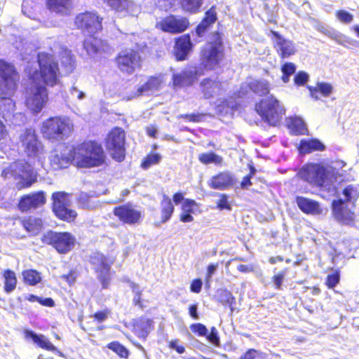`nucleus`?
<instances>
[{"label":"nucleus","mask_w":359,"mask_h":359,"mask_svg":"<svg viewBox=\"0 0 359 359\" xmlns=\"http://www.w3.org/2000/svg\"><path fill=\"white\" fill-rule=\"evenodd\" d=\"M103 18L95 11H84L78 13L74 24L77 29L86 34L83 48L89 55L101 54L108 48L107 43L95 34L102 30Z\"/></svg>","instance_id":"nucleus-1"},{"label":"nucleus","mask_w":359,"mask_h":359,"mask_svg":"<svg viewBox=\"0 0 359 359\" xmlns=\"http://www.w3.org/2000/svg\"><path fill=\"white\" fill-rule=\"evenodd\" d=\"M20 81V74L15 65L11 62L0 58V100H6V109L0 108V115L5 116L13 113L15 102L11 97L17 92Z\"/></svg>","instance_id":"nucleus-2"},{"label":"nucleus","mask_w":359,"mask_h":359,"mask_svg":"<svg viewBox=\"0 0 359 359\" xmlns=\"http://www.w3.org/2000/svg\"><path fill=\"white\" fill-rule=\"evenodd\" d=\"M38 69L27 74L30 83H41L46 87L59 84L61 74L57 61L48 53L37 55Z\"/></svg>","instance_id":"nucleus-3"},{"label":"nucleus","mask_w":359,"mask_h":359,"mask_svg":"<svg viewBox=\"0 0 359 359\" xmlns=\"http://www.w3.org/2000/svg\"><path fill=\"white\" fill-rule=\"evenodd\" d=\"M76 167L91 168L100 167L106 163V154L101 143L95 140H84L74 145Z\"/></svg>","instance_id":"nucleus-4"},{"label":"nucleus","mask_w":359,"mask_h":359,"mask_svg":"<svg viewBox=\"0 0 359 359\" xmlns=\"http://www.w3.org/2000/svg\"><path fill=\"white\" fill-rule=\"evenodd\" d=\"M225 57L222 35L215 32L211 41L200 51V68L204 71H213L221 66Z\"/></svg>","instance_id":"nucleus-5"},{"label":"nucleus","mask_w":359,"mask_h":359,"mask_svg":"<svg viewBox=\"0 0 359 359\" xmlns=\"http://www.w3.org/2000/svg\"><path fill=\"white\" fill-rule=\"evenodd\" d=\"M74 131V125L67 117L53 116L46 119L41 126L43 137L51 142L63 140Z\"/></svg>","instance_id":"nucleus-6"},{"label":"nucleus","mask_w":359,"mask_h":359,"mask_svg":"<svg viewBox=\"0 0 359 359\" xmlns=\"http://www.w3.org/2000/svg\"><path fill=\"white\" fill-rule=\"evenodd\" d=\"M255 109L262 120L271 126L278 125L285 113L283 106L273 95L261 99L255 104Z\"/></svg>","instance_id":"nucleus-7"},{"label":"nucleus","mask_w":359,"mask_h":359,"mask_svg":"<svg viewBox=\"0 0 359 359\" xmlns=\"http://www.w3.org/2000/svg\"><path fill=\"white\" fill-rule=\"evenodd\" d=\"M41 241L43 245L53 248L57 253L65 255L74 249L76 238L68 231L49 230L42 235Z\"/></svg>","instance_id":"nucleus-8"},{"label":"nucleus","mask_w":359,"mask_h":359,"mask_svg":"<svg viewBox=\"0 0 359 359\" xmlns=\"http://www.w3.org/2000/svg\"><path fill=\"white\" fill-rule=\"evenodd\" d=\"M126 132L121 127H114L107 133L104 144L111 157L121 163L126 158Z\"/></svg>","instance_id":"nucleus-9"},{"label":"nucleus","mask_w":359,"mask_h":359,"mask_svg":"<svg viewBox=\"0 0 359 359\" xmlns=\"http://www.w3.org/2000/svg\"><path fill=\"white\" fill-rule=\"evenodd\" d=\"M89 262L93 266L97 278L103 289L109 287L111 281V268L113 261L100 252H95L89 256Z\"/></svg>","instance_id":"nucleus-10"},{"label":"nucleus","mask_w":359,"mask_h":359,"mask_svg":"<svg viewBox=\"0 0 359 359\" xmlns=\"http://www.w3.org/2000/svg\"><path fill=\"white\" fill-rule=\"evenodd\" d=\"M115 62L121 72L131 74L142 68L143 60L139 50L130 48L120 52L116 56Z\"/></svg>","instance_id":"nucleus-11"},{"label":"nucleus","mask_w":359,"mask_h":359,"mask_svg":"<svg viewBox=\"0 0 359 359\" xmlns=\"http://www.w3.org/2000/svg\"><path fill=\"white\" fill-rule=\"evenodd\" d=\"M112 212L119 222L129 226L140 224L144 218L143 212L131 203L114 207Z\"/></svg>","instance_id":"nucleus-12"},{"label":"nucleus","mask_w":359,"mask_h":359,"mask_svg":"<svg viewBox=\"0 0 359 359\" xmlns=\"http://www.w3.org/2000/svg\"><path fill=\"white\" fill-rule=\"evenodd\" d=\"M300 177L311 185L323 187L327 177V169L318 163L305 165L299 172Z\"/></svg>","instance_id":"nucleus-13"},{"label":"nucleus","mask_w":359,"mask_h":359,"mask_svg":"<svg viewBox=\"0 0 359 359\" xmlns=\"http://www.w3.org/2000/svg\"><path fill=\"white\" fill-rule=\"evenodd\" d=\"M25 103L33 113H39L48 100L47 88L41 83H30Z\"/></svg>","instance_id":"nucleus-14"},{"label":"nucleus","mask_w":359,"mask_h":359,"mask_svg":"<svg viewBox=\"0 0 359 359\" xmlns=\"http://www.w3.org/2000/svg\"><path fill=\"white\" fill-rule=\"evenodd\" d=\"M156 27L163 32L177 34L185 32L190 22L187 17L170 14L163 18Z\"/></svg>","instance_id":"nucleus-15"},{"label":"nucleus","mask_w":359,"mask_h":359,"mask_svg":"<svg viewBox=\"0 0 359 359\" xmlns=\"http://www.w3.org/2000/svg\"><path fill=\"white\" fill-rule=\"evenodd\" d=\"M74 162L76 166L74 146H72L71 148L65 147L60 151H56L50 158V165L55 170L67 168Z\"/></svg>","instance_id":"nucleus-16"},{"label":"nucleus","mask_w":359,"mask_h":359,"mask_svg":"<svg viewBox=\"0 0 359 359\" xmlns=\"http://www.w3.org/2000/svg\"><path fill=\"white\" fill-rule=\"evenodd\" d=\"M20 142L28 157H35L43 150V145L34 129L26 128L20 137Z\"/></svg>","instance_id":"nucleus-17"},{"label":"nucleus","mask_w":359,"mask_h":359,"mask_svg":"<svg viewBox=\"0 0 359 359\" xmlns=\"http://www.w3.org/2000/svg\"><path fill=\"white\" fill-rule=\"evenodd\" d=\"M268 36L271 38L273 48L281 59L290 57L296 53L297 49L294 42L286 39L279 32L270 30Z\"/></svg>","instance_id":"nucleus-18"},{"label":"nucleus","mask_w":359,"mask_h":359,"mask_svg":"<svg viewBox=\"0 0 359 359\" xmlns=\"http://www.w3.org/2000/svg\"><path fill=\"white\" fill-rule=\"evenodd\" d=\"M46 203V194L38 191L22 195L18 203V209L22 212H27L43 206Z\"/></svg>","instance_id":"nucleus-19"},{"label":"nucleus","mask_w":359,"mask_h":359,"mask_svg":"<svg viewBox=\"0 0 359 359\" xmlns=\"http://www.w3.org/2000/svg\"><path fill=\"white\" fill-rule=\"evenodd\" d=\"M194 43L189 34L180 35L175 39L172 54L177 62L188 59L189 55L193 51Z\"/></svg>","instance_id":"nucleus-20"},{"label":"nucleus","mask_w":359,"mask_h":359,"mask_svg":"<svg viewBox=\"0 0 359 359\" xmlns=\"http://www.w3.org/2000/svg\"><path fill=\"white\" fill-rule=\"evenodd\" d=\"M203 74V71L196 67L182 70L172 75V85L177 88L191 86Z\"/></svg>","instance_id":"nucleus-21"},{"label":"nucleus","mask_w":359,"mask_h":359,"mask_svg":"<svg viewBox=\"0 0 359 359\" xmlns=\"http://www.w3.org/2000/svg\"><path fill=\"white\" fill-rule=\"evenodd\" d=\"M236 182L235 177L229 171H220L213 175L208 182V186L213 189L226 190L233 187Z\"/></svg>","instance_id":"nucleus-22"},{"label":"nucleus","mask_w":359,"mask_h":359,"mask_svg":"<svg viewBox=\"0 0 359 359\" xmlns=\"http://www.w3.org/2000/svg\"><path fill=\"white\" fill-rule=\"evenodd\" d=\"M332 210L334 217L345 224H352L354 222V212L346 207L345 201L341 199L332 202Z\"/></svg>","instance_id":"nucleus-23"},{"label":"nucleus","mask_w":359,"mask_h":359,"mask_svg":"<svg viewBox=\"0 0 359 359\" xmlns=\"http://www.w3.org/2000/svg\"><path fill=\"white\" fill-rule=\"evenodd\" d=\"M132 331L139 338L146 340L149 332L154 330V321L151 318L141 316L133 320Z\"/></svg>","instance_id":"nucleus-24"},{"label":"nucleus","mask_w":359,"mask_h":359,"mask_svg":"<svg viewBox=\"0 0 359 359\" xmlns=\"http://www.w3.org/2000/svg\"><path fill=\"white\" fill-rule=\"evenodd\" d=\"M74 5V0H46V8L60 15H70Z\"/></svg>","instance_id":"nucleus-25"},{"label":"nucleus","mask_w":359,"mask_h":359,"mask_svg":"<svg viewBox=\"0 0 359 359\" xmlns=\"http://www.w3.org/2000/svg\"><path fill=\"white\" fill-rule=\"evenodd\" d=\"M163 82L164 80L162 74L150 76L147 78V81L137 88L134 96L132 97H140L149 91L157 90L161 88Z\"/></svg>","instance_id":"nucleus-26"},{"label":"nucleus","mask_w":359,"mask_h":359,"mask_svg":"<svg viewBox=\"0 0 359 359\" xmlns=\"http://www.w3.org/2000/svg\"><path fill=\"white\" fill-rule=\"evenodd\" d=\"M201 92L205 100L213 97L217 90L222 88V82L211 78H205L200 83Z\"/></svg>","instance_id":"nucleus-27"},{"label":"nucleus","mask_w":359,"mask_h":359,"mask_svg":"<svg viewBox=\"0 0 359 359\" xmlns=\"http://www.w3.org/2000/svg\"><path fill=\"white\" fill-rule=\"evenodd\" d=\"M198 207L195 200L191 198H185L182 204V213L180 215V220L182 222L187 223L194 221L191 214L194 213L195 209Z\"/></svg>","instance_id":"nucleus-28"},{"label":"nucleus","mask_w":359,"mask_h":359,"mask_svg":"<svg viewBox=\"0 0 359 359\" xmlns=\"http://www.w3.org/2000/svg\"><path fill=\"white\" fill-rule=\"evenodd\" d=\"M20 224L27 232L33 236L37 235L43 227L41 219L33 216L25 217L20 220Z\"/></svg>","instance_id":"nucleus-29"},{"label":"nucleus","mask_w":359,"mask_h":359,"mask_svg":"<svg viewBox=\"0 0 359 359\" xmlns=\"http://www.w3.org/2000/svg\"><path fill=\"white\" fill-rule=\"evenodd\" d=\"M295 201L298 208L305 214H316L320 212L319 203L314 200L297 196Z\"/></svg>","instance_id":"nucleus-30"},{"label":"nucleus","mask_w":359,"mask_h":359,"mask_svg":"<svg viewBox=\"0 0 359 359\" xmlns=\"http://www.w3.org/2000/svg\"><path fill=\"white\" fill-rule=\"evenodd\" d=\"M248 86L253 93L260 97L267 96L271 91V84L265 79L252 80Z\"/></svg>","instance_id":"nucleus-31"},{"label":"nucleus","mask_w":359,"mask_h":359,"mask_svg":"<svg viewBox=\"0 0 359 359\" xmlns=\"http://www.w3.org/2000/svg\"><path fill=\"white\" fill-rule=\"evenodd\" d=\"M22 167L25 170L22 169L21 171L26 174L27 178L20 176V181L18 183V187L19 190L27 189L37 181V175L34 172L33 169L30 168V165L29 163H25L22 165Z\"/></svg>","instance_id":"nucleus-32"},{"label":"nucleus","mask_w":359,"mask_h":359,"mask_svg":"<svg viewBox=\"0 0 359 359\" xmlns=\"http://www.w3.org/2000/svg\"><path fill=\"white\" fill-rule=\"evenodd\" d=\"M310 95L318 100L320 99L319 94L323 97H329L333 90V88L330 83L325 82H318L316 86H307Z\"/></svg>","instance_id":"nucleus-33"},{"label":"nucleus","mask_w":359,"mask_h":359,"mask_svg":"<svg viewBox=\"0 0 359 359\" xmlns=\"http://www.w3.org/2000/svg\"><path fill=\"white\" fill-rule=\"evenodd\" d=\"M25 334L26 337H30L40 348L49 351H55L56 348L55 346L43 335L37 334L32 330H26Z\"/></svg>","instance_id":"nucleus-34"},{"label":"nucleus","mask_w":359,"mask_h":359,"mask_svg":"<svg viewBox=\"0 0 359 359\" xmlns=\"http://www.w3.org/2000/svg\"><path fill=\"white\" fill-rule=\"evenodd\" d=\"M2 277L4 279V290L9 294L15 290L18 279L14 271L7 269L3 271Z\"/></svg>","instance_id":"nucleus-35"},{"label":"nucleus","mask_w":359,"mask_h":359,"mask_svg":"<svg viewBox=\"0 0 359 359\" xmlns=\"http://www.w3.org/2000/svg\"><path fill=\"white\" fill-rule=\"evenodd\" d=\"M111 10L116 13H128L133 6L130 0H102Z\"/></svg>","instance_id":"nucleus-36"},{"label":"nucleus","mask_w":359,"mask_h":359,"mask_svg":"<svg viewBox=\"0 0 359 359\" xmlns=\"http://www.w3.org/2000/svg\"><path fill=\"white\" fill-rule=\"evenodd\" d=\"M175 210L170 198L164 195L161 201V223H165L172 217Z\"/></svg>","instance_id":"nucleus-37"},{"label":"nucleus","mask_w":359,"mask_h":359,"mask_svg":"<svg viewBox=\"0 0 359 359\" xmlns=\"http://www.w3.org/2000/svg\"><path fill=\"white\" fill-rule=\"evenodd\" d=\"M52 211L64 205H70L69 194L65 191H55L51 195Z\"/></svg>","instance_id":"nucleus-38"},{"label":"nucleus","mask_w":359,"mask_h":359,"mask_svg":"<svg viewBox=\"0 0 359 359\" xmlns=\"http://www.w3.org/2000/svg\"><path fill=\"white\" fill-rule=\"evenodd\" d=\"M70 205H64L53 211L57 218L67 222H74L77 217L76 212L69 208Z\"/></svg>","instance_id":"nucleus-39"},{"label":"nucleus","mask_w":359,"mask_h":359,"mask_svg":"<svg viewBox=\"0 0 359 359\" xmlns=\"http://www.w3.org/2000/svg\"><path fill=\"white\" fill-rule=\"evenodd\" d=\"M204 0H178L181 9L185 13L195 14L200 12Z\"/></svg>","instance_id":"nucleus-40"},{"label":"nucleus","mask_w":359,"mask_h":359,"mask_svg":"<svg viewBox=\"0 0 359 359\" xmlns=\"http://www.w3.org/2000/svg\"><path fill=\"white\" fill-rule=\"evenodd\" d=\"M300 147L302 151L306 154L316 151H323L325 149V146L319 140L315 138L301 141Z\"/></svg>","instance_id":"nucleus-41"},{"label":"nucleus","mask_w":359,"mask_h":359,"mask_svg":"<svg viewBox=\"0 0 359 359\" xmlns=\"http://www.w3.org/2000/svg\"><path fill=\"white\" fill-rule=\"evenodd\" d=\"M22 280L25 283L34 286L41 281V273L36 269H25L22 272Z\"/></svg>","instance_id":"nucleus-42"},{"label":"nucleus","mask_w":359,"mask_h":359,"mask_svg":"<svg viewBox=\"0 0 359 359\" xmlns=\"http://www.w3.org/2000/svg\"><path fill=\"white\" fill-rule=\"evenodd\" d=\"M198 161L204 165L210 163L221 164L223 161L222 157L217 155L214 151L202 153L198 155Z\"/></svg>","instance_id":"nucleus-43"},{"label":"nucleus","mask_w":359,"mask_h":359,"mask_svg":"<svg viewBox=\"0 0 359 359\" xmlns=\"http://www.w3.org/2000/svg\"><path fill=\"white\" fill-rule=\"evenodd\" d=\"M130 287L134 294L133 304L142 310L144 309L145 305L144 304V300L142 298V290H140L138 285L135 283H132Z\"/></svg>","instance_id":"nucleus-44"},{"label":"nucleus","mask_w":359,"mask_h":359,"mask_svg":"<svg viewBox=\"0 0 359 359\" xmlns=\"http://www.w3.org/2000/svg\"><path fill=\"white\" fill-rule=\"evenodd\" d=\"M107 347L116 353L120 358L127 359L129 357V351L117 341L109 343Z\"/></svg>","instance_id":"nucleus-45"},{"label":"nucleus","mask_w":359,"mask_h":359,"mask_svg":"<svg viewBox=\"0 0 359 359\" xmlns=\"http://www.w3.org/2000/svg\"><path fill=\"white\" fill-rule=\"evenodd\" d=\"M219 302L224 306H229L233 311V306L236 303V299L232 293L227 289L222 290L219 292Z\"/></svg>","instance_id":"nucleus-46"},{"label":"nucleus","mask_w":359,"mask_h":359,"mask_svg":"<svg viewBox=\"0 0 359 359\" xmlns=\"http://www.w3.org/2000/svg\"><path fill=\"white\" fill-rule=\"evenodd\" d=\"M161 156L156 153H149L142 161L141 168L143 169H148L152 165L158 164L161 161Z\"/></svg>","instance_id":"nucleus-47"},{"label":"nucleus","mask_w":359,"mask_h":359,"mask_svg":"<svg viewBox=\"0 0 359 359\" xmlns=\"http://www.w3.org/2000/svg\"><path fill=\"white\" fill-rule=\"evenodd\" d=\"M281 71L283 72L282 81L284 83H287L290 80V76L295 72L296 66L292 62H287L281 66Z\"/></svg>","instance_id":"nucleus-48"},{"label":"nucleus","mask_w":359,"mask_h":359,"mask_svg":"<svg viewBox=\"0 0 359 359\" xmlns=\"http://www.w3.org/2000/svg\"><path fill=\"white\" fill-rule=\"evenodd\" d=\"M288 271V268H284L283 270L279 271L278 273L274 274L271 278V281L274 285V288L276 290H281L283 280L285 279V275Z\"/></svg>","instance_id":"nucleus-49"},{"label":"nucleus","mask_w":359,"mask_h":359,"mask_svg":"<svg viewBox=\"0 0 359 359\" xmlns=\"http://www.w3.org/2000/svg\"><path fill=\"white\" fill-rule=\"evenodd\" d=\"M205 114L203 113L184 114L179 116L180 118H182L188 122L198 123L203 120Z\"/></svg>","instance_id":"nucleus-50"},{"label":"nucleus","mask_w":359,"mask_h":359,"mask_svg":"<svg viewBox=\"0 0 359 359\" xmlns=\"http://www.w3.org/2000/svg\"><path fill=\"white\" fill-rule=\"evenodd\" d=\"M288 128L296 135L304 134L305 129L303 122L299 119L292 120L288 125Z\"/></svg>","instance_id":"nucleus-51"},{"label":"nucleus","mask_w":359,"mask_h":359,"mask_svg":"<svg viewBox=\"0 0 359 359\" xmlns=\"http://www.w3.org/2000/svg\"><path fill=\"white\" fill-rule=\"evenodd\" d=\"M340 280V274L339 271H335L334 272L328 274L326 280L325 285L330 289L334 288Z\"/></svg>","instance_id":"nucleus-52"},{"label":"nucleus","mask_w":359,"mask_h":359,"mask_svg":"<svg viewBox=\"0 0 359 359\" xmlns=\"http://www.w3.org/2000/svg\"><path fill=\"white\" fill-rule=\"evenodd\" d=\"M206 339L212 344L219 346L220 344L219 337L218 336V332L215 327H212L210 328V332L208 333L207 332V335H205Z\"/></svg>","instance_id":"nucleus-53"},{"label":"nucleus","mask_w":359,"mask_h":359,"mask_svg":"<svg viewBox=\"0 0 359 359\" xmlns=\"http://www.w3.org/2000/svg\"><path fill=\"white\" fill-rule=\"evenodd\" d=\"M309 74L304 71H299L294 77V83L297 86H304L309 81Z\"/></svg>","instance_id":"nucleus-54"},{"label":"nucleus","mask_w":359,"mask_h":359,"mask_svg":"<svg viewBox=\"0 0 359 359\" xmlns=\"http://www.w3.org/2000/svg\"><path fill=\"white\" fill-rule=\"evenodd\" d=\"M203 20L213 25L217 20V7L212 6L205 13L203 18Z\"/></svg>","instance_id":"nucleus-55"},{"label":"nucleus","mask_w":359,"mask_h":359,"mask_svg":"<svg viewBox=\"0 0 359 359\" xmlns=\"http://www.w3.org/2000/svg\"><path fill=\"white\" fill-rule=\"evenodd\" d=\"M190 329L193 333L199 337L207 335L208 328L202 323H197L190 325Z\"/></svg>","instance_id":"nucleus-56"},{"label":"nucleus","mask_w":359,"mask_h":359,"mask_svg":"<svg viewBox=\"0 0 359 359\" xmlns=\"http://www.w3.org/2000/svg\"><path fill=\"white\" fill-rule=\"evenodd\" d=\"M229 196L225 194H220L219 195V199L217 201V208L220 210H230L231 209V206L228 201Z\"/></svg>","instance_id":"nucleus-57"},{"label":"nucleus","mask_w":359,"mask_h":359,"mask_svg":"<svg viewBox=\"0 0 359 359\" xmlns=\"http://www.w3.org/2000/svg\"><path fill=\"white\" fill-rule=\"evenodd\" d=\"M212 24L202 19L200 23L196 26L195 31L198 37L203 36L210 27Z\"/></svg>","instance_id":"nucleus-58"},{"label":"nucleus","mask_w":359,"mask_h":359,"mask_svg":"<svg viewBox=\"0 0 359 359\" xmlns=\"http://www.w3.org/2000/svg\"><path fill=\"white\" fill-rule=\"evenodd\" d=\"M111 311L109 309H104L103 310H100L96 311L93 315V318L94 320L98 323H102L106 320L108 316L110 315Z\"/></svg>","instance_id":"nucleus-59"},{"label":"nucleus","mask_w":359,"mask_h":359,"mask_svg":"<svg viewBox=\"0 0 359 359\" xmlns=\"http://www.w3.org/2000/svg\"><path fill=\"white\" fill-rule=\"evenodd\" d=\"M78 272L75 269H71L67 274L61 276V278L66 281L69 285H73L77 278Z\"/></svg>","instance_id":"nucleus-60"},{"label":"nucleus","mask_w":359,"mask_h":359,"mask_svg":"<svg viewBox=\"0 0 359 359\" xmlns=\"http://www.w3.org/2000/svg\"><path fill=\"white\" fill-rule=\"evenodd\" d=\"M336 15L341 22L344 23H350L353 19L352 14L344 10L338 11L336 13Z\"/></svg>","instance_id":"nucleus-61"},{"label":"nucleus","mask_w":359,"mask_h":359,"mask_svg":"<svg viewBox=\"0 0 359 359\" xmlns=\"http://www.w3.org/2000/svg\"><path fill=\"white\" fill-rule=\"evenodd\" d=\"M203 287V281L201 278H197L191 282L190 291L194 293L198 294L201 292Z\"/></svg>","instance_id":"nucleus-62"},{"label":"nucleus","mask_w":359,"mask_h":359,"mask_svg":"<svg viewBox=\"0 0 359 359\" xmlns=\"http://www.w3.org/2000/svg\"><path fill=\"white\" fill-rule=\"evenodd\" d=\"M77 201L83 208H88L90 206V196L86 194L81 193L78 197Z\"/></svg>","instance_id":"nucleus-63"},{"label":"nucleus","mask_w":359,"mask_h":359,"mask_svg":"<svg viewBox=\"0 0 359 359\" xmlns=\"http://www.w3.org/2000/svg\"><path fill=\"white\" fill-rule=\"evenodd\" d=\"M258 355H262V353L255 348H250L245 352L241 359H255Z\"/></svg>","instance_id":"nucleus-64"}]
</instances>
